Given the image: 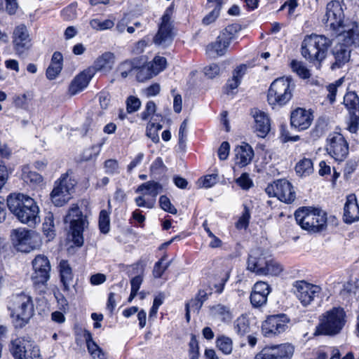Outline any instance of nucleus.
I'll return each mask as SVG.
<instances>
[{
    "label": "nucleus",
    "mask_w": 359,
    "mask_h": 359,
    "mask_svg": "<svg viewBox=\"0 0 359 359\" xmlns=\"http://www.w3.org/2000/svg\"><path fill=\"white\" fill-rule=\"evenodd\" d=\"M344 104L349 109H356L359 107V98L354 92L347 93L344 97Z\"/></svg>",
    "instance_id": "49"
},
{
    "label": "nucleus",
    "mask_w": 359,
    "mask_h": 359,
    "mask_svg": "<svg viewBox=\"0 0 359 359\" xmlns=\"http://www.w3.org/2000/svg\"><path fill=\"white\" fill-rule=\"evenodd\" d=\"M7 206L19 221L30 226L40 222L39 208L29 196L20 193L11 194L7 197Z\"/></svg>",
    "instance_id": "2"
},
{
    "label": "nucleus",
    "mask_w": 359,
    "mask_h": 359,
    "mask_svg": "<svg viewBox=\"0 0 359 359\" xmlns=\"http://www.w3.org/2000/svg\"><path fill=\"white\" fill-rule=\"evenodd\" d=\"M22 171V179L25 182L32 185H37L42 182V176L34 171L30 170L29 167L25 166Z\"/></svg>",
    "instance_id": "36"
},
{
    "label": "nucleus",
    "mask_w": 359,
    "mask_h": 359,
    "mask_svg": "<svg viewBox=\"0 0 359 359\" xmlns=\"http://www.w3.org/2000/svg\"><path fill=\"white\" fill-rule=\"evenodd\" d=\"M99 229L102 233H107L110 229L109 212L105 210H102L99 215Z\"/></svg>",
    "instance_id": "48"
},
{
    "label": "nucleus",
    "mask_w": 359,
    "mask_h": 359,
    "mask_svg": "<svg viewBox=\"0 0 359 359\" xmlns=\"http://www.w3.org/2000/svg\"><path fill=\"white\" fill-rule=\"evenodd\" d=\"M240 30L241 27L238 25H229L221 32L219 36L227 41L228 43H231V42L236 38L237 34Z\"/></svg>",
    "instance_id": "42"
},
{
    "label": "nucleus",
    "mask_w": 359,
    "mask_h": 359,
    "mask_svg": "<svg viewBox=\"0 0 359 359\" xmlns=\"http://www.w3.org/2000/svg\"><path fill=\"white\" fill-rule=\"evenodd\" d=\"M116 61L114 53L107 51L98 56L94 62L95 70L109 73L114 67Z\"/></svg>",
    "instance_id": "28"
},
{
    "label": "nucleus",
    "mask_w": 359,
    "mask_h": 359,
    "mask_svg": "<svg viewBox=\"0 0 359 359\" xmlns=\"http://www.w3.org/2000/svg\"><path fill=\"white\" fill-rule=\"evenodd\" d=\"M204 74L209 79H213L220 74V67L217 64H211L204 68Z\"/></svg>",
    "instance_id": "60"
},
{
    "label": "nucleus",
    "mask_w": 359,
    "mask_h": 359,
    "mask_svg": "<svg viewBox=\"0 0 359 359\" xmlns=\"http://www.w3.org/2000/svg\"><path fill=\"white\" fill-rule=\"evenodd\" d=\"M156 111V104L153 101L147 102L145 105L144 110L140 114L142 120L146 121L151 118V120L152 121L153 117H151V116L154 115Z\"/></svg>",
    "instance_id": "55"
},
{
    "label": "nucleus",
    "mask_w": 359,
    "mask_h": 359,
    "mask_svg": "<svg viewBox=\"0 0 359 359\" xmlns=\"http://www.w3.org/2000/svg\"><path fill=\"white\" fill-rule=\"evenodd\" d=\"M126 111L128 114L134 113L140 108L141 101L137 97L129 96L126 100Z\"/></svg>",
    "instance_id": "51"
},
{
    "label": "nucleus",
    "mask_w": 359,
    "mask_h": 359,
    "mask_svg": "<svg viewBox=\"0 0 359 359\" xmlns=\"http://www.w3.org/2000/svg\"><path fill=\"white\" fill-rule=\"evenodd\" d=\"M43 232L48 241L53 240L55 236L54 219L52 214H48L43 223Z\"/></svg>",
    "instance_id": "40"
},
{
    "label": "nucleus",
    "mask_w": 359,
    "mask_h": 359,
    "mask_svg": "<svg viewBox=\"0 0 359 359\" xmlns=\"http://www.w3.org/2000/svg\"><path fill=\"white\" fill-rule=\"evenodd\" d=\"M343 219L346 224H352L359 221V205L354 194H349L346 196Z\"/></svg>",
    "instance_id": "23"
},
{
    "label": "nucleus",
    "mask_w": 359,
    "mask_h": 359,
    "mask_svg": "<svg viewBox=\"0 0 359 359\" xmlns=\"http://www.w3.org/2000/svg\"><path fill=\"white\" fill-rule=\"evenodd\" d=\"M290 67L294 72L302 79H308L311 76L309 70L301 61L296 60H292L290 62Z\"/></svg>",
    "instance_id": "44"
},
{
    "label": "nucleus",
    "mask_w": 359,
    "mask_h": 359,
    "mask_svg": "<svg viewBox=\"0 0 359 359\" xmlns=\"http://www.w3.org/2000/svg\"><path fill=\"white\" fill-rule=\"evenodd\" d=\"M22 359H41L39 348L32 342V348H27L26 352L22 355Z\"/></svg>",
    "instance_id": "61"
},
{
    "label": "nucleus",
    "mask_w": 359,
    "mask_h": 359,
    "mask_svg": "<svg viewBox=\"0 0 359 359\" xmlns=\"http://www.w3.org/2000/svg\"><path fill=\"white\" fill-rule=\"evenodd\" d=\"M269 285L264 281L257 282L250 294V302L255 307H260L267 302V297L270 293Z\"/></svg>",
    "instance_id": "22"
},
{
    "label": "nucleus",
    "mask_w": 359,
    "mask_h": 359,
    "mask_svg": "<svg viewBox=\"0 0 359 359\" xmlns=\"http://www.w3.org/2000/svg\"><path fill=\"white\" fill-rule=\"evenodd\" d=\"M13 103L17 108L27 109L29 106V99L25 93L15 95L13 98Z\"/></svg>",
    "instance_id": "54"
},
{
    "label": "nucleus",
    "mask_w": 359,
    "mask_h": 359,
    "mask_svg": "<svg viewBox=\"0 0 359 359\" xmlns=\"http://www.w3.org/2000/svg\"><path fill=\"white\" fill-rule=\"evenodd\" d=\"M13 48L18 55L24 53L31 47L29 31L24 24L16 26L13 33Z\"/></svg>",
    "instance_id": "19"
},
{
    "label": "nucleus",
    "mask_w": 359,
    "mask_h": 359,
    "mask_svg": "<svg viewBox=\"0 0 359 359\" xmlns=\"http://www.w3.org/2000/svg\"><path fill=\"white\" fill-rule=\"evenodd\" d=\"M133 67V63L127 60L118 65L116 71L120 73L122 78L125 79L132 72Z\"/></svg>",
    "instance_id": "53"
},
{
    "label": "nucleus",
    "mask_w": 359,
    "mask_h": 359,
    "mask_svg": "<svg viewBox=\"0 0 359 359\" xmlns=\"http://www.w3.org/2000/svg\"><path fill=\"white\" fill-rule=\"evenodd\" d=\"M32 280L34 285H44L50 278L51 266L48 257L38 255L32 261Z\"/></svg>",
    "instance_id": "14"
},
{
    "label": "nucleus",
    "mask_w": 359,
    "mask_h": 359,
    "mask_svg": "<svg viewBox=\"0 0 359 359\" xmlns=\"http://www.w3.org/2000/svg\"><path fill=\"white\" fill-rule=\"evenodd\" d=\"M66 223L70 224V231L73 243L79 247L83 244V232L88 226V222L77 205H73L65 218Z\"/></svg>",
    "instance_id": "9"
},
{
    "label": "nucleus",
    "mask_w": 359,
    "mask_h": 359,
    "mask_svg": "<svg viewBox=\"0 0 359 359\" xmlns=\"http://www.w3.org/2000/svg\"><path fill=\"white\" fill-rule=\"evenodd\" d=\"M162 129V125L156 123L150 120L146 128V135L154 143L159 142L158 131Z\"/></svg>",
    "instance_id": "43"
},
{
    "label": "nucleus",
    "mask_w": 359,
    "mask_h": 359,
    "mask_svg": "<svg viewBox=\"0 0 359 359\" xmlns=\"http://www.w3.org/2000/svg\"><path fill=\"white\" fill-rule=\"evenodd\" d=\"M166 255H164L158 262H157L153 269V276L155 278H159L162 276L165 272V269L163 266V262L165 259Z\"/></svg>",
    "instance_id": "64"
},
{
    "label": "nucleus",
    "mask_w": 359,
    "mask_h": 359,
    "mask_svg": "<svg viewBox=\"0 0 359 359\" xmlns=\"http://www.w3.org/2000/svg\"><path fill=\"white\" fill-rule=\"evenodd\" d=\"M93 76L92 70L87 69L77 75L70 83L69 92L74 95L87 87Z\"/></svg>",
    "instance_id": "26"
},
{
    "label": "nucleus",
    "mask_w": 359,
    "mask_h": 359,
    "mask_svg": "<svg viewBox=\"0 0 359 359\" xmlns=\"http://www.w3.org/2000/svg\"><path fill=\"white\" fill-rule=\"evenodd\" d=\"M290 318L285 314L269 316L262 324V333L266 337H272L284 332L288 327Z\"/></svg>",
    "instance_id": "12"
},
{
    "label": "nucleus",
    "mask_w": 359,
    "mask_h": 359,
    "mask_svg": "<svg viewBox=\"0 0 359 359\" xmlns=\"http://www.w3.org/2000/svg\"><path fill=\"white\" fill-rule=\"evenodd\" d=\"M137 206L140 208H153L155 205V200L154 198H147L145 196H141L135 198Z\"/></svg>",
    "instance_id": "58"
},
{
    "label": "nucleus",
    "mask_w": 359,
    "mask_h": 359,
    "mask_svg": "<svg viewBox=\"0 0 359 359\" xmlns=\"http://www.w3.org/2000/svg\"><path fill=\"white\" fill-rule=\"evenodd\" d=\"M162 185L155 181H148L140 184L135 190L136 193H141L145 196H149V198H154L156 201V198L158 194L162 191Z\"/></svg>",
    "instance_id": "30"
},
{
    "label": "nucleus",
    "mask_w": 359,
    "mask_h": 359,
    "mask_svg": "<svg viewBox=\"0 0 359 359\" xmlns=\"http://www.w3.org/2000/svg\"><path fill=\"white\" fill-rule=\"evenodd\" d=\"M99 149L95 146H92L85 149L80 156V161H88L97 157L99 154Z\"/></svg>",
    "instance_id": "56"
},
{
    "label": "nucleus",
    "mask_w": 359,
    "mask_h": 359,
    "mask_svg": "<svg viewBox=\"0 0 359 359\" xmlns=\"http://www.w3.org/2000/svg\"><path fill=\"white\" fill-rule=\"evenodd\" d=\"M11 240L18 251L25 253L37 250L41 245L39 234L23 228L13 229L11 232Z\"/></svg>",
    "instance_id": "8"
},
{
    "label": "nucleus",
    "mask_w": 359,
    "mask_h": 359,
    "mask_svg": "<svg viewBox=\"0 0 359 359\" xmlns=\"http://www.w3.org/2000/svg\"><path fill=\"white\" fill-rule=\"evenodd\" d=\"M297 223L310 232H319L326 226L327 217L323 210L303 207L294 213Z\"/></svg>",
    "instance_id": "7"
},
{
    "label": "nucleus",
    "mask_w": 359,
    "mask_h": 359,
    "mask_svg": "<svg viewBox=\"0 0 359 359\" xmlns=\"http://www.w3.org/2000/svg\"><path fill=\"white\" fill-rule=\"evenodd\" d=\"M248 68L246 65L242 64L233 71L231 78L227 81L226 84L225 90L227 94L233 93V90L238 87L243 77L247 73Z\"/></svg>",
    "instance_id": "29"
},
{
    "label": "nucleus",
    "mask_w": 359,
    "mask_h": 359,
    "mask_svg": "<svg viewBox=\"0 0 359 359\" xmlns=\"http://www.w3.org/2000/svg\"><path fill=\"white\" fill-rule=\"evenodd\" d=\"M216 346L225 355H229L233 351V340L231 338L225 336L219 335L216 339Z\"/></svg>",
    "instance_id": "37"
},
{
    "label": "nucleus",
    "mask_w": 359,
    "mask_h": 359,
    "mask_svg": "<svg viewBox=\"0 0 359 359\" xmlns=\"http://www.w3.org/2000/svg\"><path fill=\"white\" fill-rule=\"evenodd\" d=\"M235 163L240 168L248 165L252 160L254 151L248 144L238 146L235 149Z\"/></svg>",
    "instance_id": "27"
},
{
    "label": "nucleus",
    "mask_w": 359,
    "mask_h": 359,
    "mask_svg": "<svg viewBox=\"0 0 359 359\" xmlns=\"http://www.w3.org/2000/svg\"><path fill=\"white\" fill-rule=\"evenodd\" d=\"M156 75V74L154 73V70H152V66L147 63L137 69L136 76L139 81L144 82L148 79H151Z\"/></svg>",
    "instance_id": "45"
},
{
    "label": "nucleus",
    "mask_w": 359,
    "mask_h": 359,
    "mask_svg": "<svg viewBox=\"0 0 359 359\" xmlns=\"http://www.w3.org/2000/svg\"><path fill=\"white\" fill-rule=\"evenodd\" d=\"M60 280L64 290L68 291L73 283V273L72 268L66 260L60 261L59 264Z\"/></svg>",
    "instance_id": "33"
},
{
    "label": "nucleus",
    "mask_w": 359,
    "mask_h": 359,
    "mask_svg": "<svg viewBox=\"0 0 359 359\" xmlns=\"http://www.w3.org/2000/svg\"><path fill=\"white\" fill-rule=\"evenodd\" d=\"M234 329L239 335H245L250 330V322L247 316L242 315L234 322Z\"/></svg>",
    "instance_id": "41"
},
{
    "label": "nucleus",
    "mask_w": 359,
    "mask_h": 359,
    "mask_svg": "<svg viewBox=\"0 0 359 359\" xmlns=\"http://www.w3.org/2000/svg\"><path fill=\"white\" fill-rule=\"evenodd\" d=\"M339 41L333 50V55L334 57V62L332 63L331 68L332 69H339L343 67L350 59L351 50L348 46H354V44H348L344 41Z\"/></svg>",
    "instance_id": "24"
},
{
    "label": "nucleus",
    "mask_w": 359,
    "mask_h": 359,
    "mask_svg": "<svg viewBox=\"0 0 359 359\" xmlns=\"http://www.w3.org/2000/svg\"><path fill=\"white\" fill-rule=\"evenodd\" d=\"M83 338L86 342L88 351L93 359H107L102 348L93 341L90 332L86 330Z\"/></svg>",
    "instance_id": "32"
},
{
    "label": "nucleus",
    "mask_w": 359,
    "mask_h": 359,
    "mask_svg": "<svg viewBox=\"0 0 359 359\" xmlns=\"http://www.w3.org/2000/svg\"><path fill=\"white\" fill-rule=\"evenodd\" d=\"M211 314L222 321L227 322L231 320L232 315L229 309L224 305L217 304L211 308Z\"/></svg>",
    "instance_id": "39"
},
{
    "label": "nucleus",
    "mask_w": 359,
    "mask_h": 359,
    "mask_svg": "<svg viewBox=\"0 0 359 359\" xmlns=\"http://www.w3.org/2000/svg\"><path fill=\"white\" fill-rule=\"evenodd\" d=\"M32 348V342L25 339L18 338L12 341L11 352L15 359H22L27 348Z\"/></svg>",
    "instance_id": "35"
},
{
    "label": "nucleus",
    "mask_w": 359,
    "mask_h": 359,
    "mask_svg": "<svg viewBox=\"0 0 359 359\" xmlns=\"http://www.w3.org/2000/svg\"><path fill=\"white\" fill-rule=\"evenodd\" d=\"M76 184L75 180L67 174L62 175L55 182L54 188L50 193L53 203L58 207L66 204L71 198Z\"/></svg>",
    "instance_id": "10"
},
{
    "label": "nucleus",
    "mask_w": 359,
    "mask_h": 359,
    "mask_svg": "<svg viewBox=\"0 0 359 359\" xmlns=\"http://www.w3.org/2000/svg\"><path fill=\"white\" fill-rule=\"evenodd\" d=\"M252 116L255 122V130L258 136L264 137L271 129V121L269 115L261 110L252 111Z\"/></svg>",
    "instance_id": "25"
},
{
    "label": "nucleus",
    "mask_w": 359,
    "mask_h": 359,
    "mask_svg": "<svg viewBox=\"0 0 359 359\" xmlns=\"http://www.w3.org/2000/svg\"><path fill=\"white\" fill-rule=\"evenodd\" d=\"M294 348L289 344L264 347L255 356V359H290Z\"/></svg>",
    "instance_id": "17"
},
{
    "label": "nucleus",
    "mask_w": 359,
    "mask_h": 359,
    "mask_svg": "<svg viewBox=\"0 0 359 359\" xmlns=\"http://www.w3.org/2000/svg\"><path fill=\"white\" fill-rule=\"evenodd\" d=\"M218 181V175L217 174H211L206 175L203 179L200 180L203 187L210 188L215 185Z\"/></svg>",
    "instance_id": "63"
},
{
    "label": "nucleus",
    "mask_w": 359,
    "mask_h": 359,
    "mask_svg": "<svg viewBox=\"0 0 359 359\" xmlns=\"http://www.w3.org/2000/svg\"><path fill=\"white\" fill-rule=\"evenodd\" d=\"M295 85L291 77L282 76L276 79L270 85L267 101L273 109L283 107L292 99Z\"/></svg>",
    "instance_id": "5"
},
{
    "label": "nucleus",
    "mask_w": 359,
    "mask_h": 359,
    "mask_svg": "<svg viewBox=\"0 0 359 359\" xmlns=\"http://www.w3.org/2000/svg\"><path fill=\"white\" fill-rule=\"evenodd\" d=\"M231 270V266L225 262H217L214 268L209 272V277L213 279L212 284L217 288V291L221 292L226 282L228 280Z\"/></svg>",
    "instance_id": "18"
},
{
    "label": "nucleus",
    "mask_w": 359,
    "mask_h": 359,
    "mask_svg": "<svg viewBox=\"0 0 359 359\" xmlns=\"http://www.w3.org/2000/svg\"><path fill=\"white\" fill-rule=\"evenodd\" d=\"M250 219V210L246 205H244V210L242 213V215L239 217L238 222L236 223V227L238 229H245L248 226Z\"/></svg>",
    "instance_id": "52"
},
{
    "label": "nucleus",
    "mask_w": 359,
    "mask_h": 359,
    "mask_svg": "<svg viewBox=\"0 0 359 359\" xmlns=\"http://www.w3.org/2000/svg\"><path fill=\"white\" fill-rule=\"evenodd\" d=\"M230 43L227 41L222 39L219 35L216 41L209 44L206 48L207 53L212 57L224 55L229 46Z\"/></svg>",
    "instance_id": "34"
},
{
    "label": "nucleus",
    "mask_w": 359,
    "mask_h": 359,
    "mask_svg": "<svg viewBox=\"0 0 359 359\" xmlns=\"http://www.w3.org/2000/svg\"><path fill=\"white\" fill-rule=\"evenodd\" d=\"M114 25V21L110 19L102 21L98 18H95L90 21V27L97 31H104L106 29H111Z\"/></svg>",
    "instance_id": "46"
},
{
    "label": "nucleus",
    "mask_w": 359,
    "mask_h": 359,
    "mask_svg": "<svg viewBox=\"0 0 359 359\" xmlns=\"http://www.w3.org/2000/svg\"><path fill=\"white\" fill-rule=\"evenodd\" d=\"M148 64L152 66V70H154V73L157 75L165 69L167 61L164 57L158 55L156 56L152 61L148 62Z\"/></svg>",
    "instance_id": "50"
},
{
    "label": "nucleus",
    "mask_w": 359,
    "mask_h": 359,
    "mask_svg": "<svg viewBox=\"0 0 359 359\" xmlns=\"http://www.w3.org/2000/svg\"><path fill=\"white\" fill-rule=\"evenodd\" d=\"M313 120V113L310 110L301 107L293 110L290 115L291 126L299 130H304L309 128Z\"/></svg>",
    "instance_id": "21"
},
{
    "label": "nucleus",
    "mask_w": 359,
    "mask_h": 359,
    "mask_svg": "<svg viewBox=\"0 0 359 359\" xmlns=\"http://www.w3.org/2000/svg\"><path fill=\"white\" fill-rule=\"evenodd\" d=\"M295 170L297 175L301 177L311 175L313 172L312 161L306 158L302 159L297 163Z\"/></svg>",
    "instance_id": "38"
},
{
    "label": "nucleus",
    "mask_w": 359,
    "mask_h": 359,
    "mask_svg": "<svg viewBox=\"0 0 359 359\" xmlns=\"http://www.w3.org/2000/svg\"><path fill=\"white\" fill-rule=\"evenodd\" d=\"M346 323V314L343 308L333 307L319 316L314 335L335 336L339 334Z\"/></svg>",
    "instance_id": "4"
},
{
    "label": "nucleus",
    "mask_w": 359,
    "mask_h": 359,
    "mask_svg": "<svg viewBox=\"0 0 359 359\" xmlns=\"http://www.w3.org/2000/svg\"><path fill=\"white\" fill-rule=\"evenodd\" d=\"M171 15L172 10L168 8L162 16L158 31L154 38V43L158 46L165 47L172 41L173 34L172 32Z\"/></svg>",
    "instance_id": "16"
},
{
    "label": "nucleus",
    "mask_w": 359,
    "mask_h": 359,
    "mask_svg": "<svg viewBox=\"0 0 359 359\" xmlns=\"http://www.w3.org/2000/svg\"><path fill=\"white\" fill-rule=\"evenodd\" d=\"M267 258L261 248H255L250 251L247 260V269L258 276H263Z\"/></svg>",
    "instance_id": "20"
},
{
    "label": "nucleus",
    "mask_w": 359,
    "mask_h": 359,
    "mask_svg": "<svg viewBox=\"0 0 359 359\" xmlns=\"http://www.w3.org/2000/svg\"><path fill=\"white\" fill-rule=\"evenodd\" d=\"M331 41L323 35L306 36L302 43V55L307 60L320 62L325 58Z\"/></svg>",
    "instance_id": "6"
},
{
    "label": "nucleus",
    "mask_w": 359,
    "mask_h": 359,
    "mask_svg": "<svg viewBox=\"0 0 359 359\" xmlns=\"http://www.w3.org/2000/svg\"><path fill=\"white\" fill-rule=\"evenodd\" d=\"M63 57L60 52H55L52 56L50 65L46 69V77L49 80L57 78L62 69Z\"/></svg>",
    "instance_id": "31"
},
{
    "label": "nucleus",
    "mask_w": 359,
    "mask_h": 359,
    "mask_svg": "<svg viewBox=\"0 0 359 359\" xmlns=\"http://www.w3.org/2000/svg\"><path fill=\"white\" fill-rule=\"evenodd\" d=\"M105 172L108 174L113 175L118 173L119 171L118 163L117 161L109 159L104 163Z\"/></svg>",
    "instance_id": "62"
},
{
    "label": "nucleus",
    "mask_w": 359,
    "mask_h": 359,
    "mask_svg": "<svg viewBox=\"0 0 359 359\" xmlns=\"http://www.w3.org/2000/svg\"><path fill=\"white\" fill-rule=\"evenodd\" d=\"M346 8L343 1H332L327 4L325 15L323 19L327 27L333 30L339 41L359 46V30L358 24L345 20L344 10Z\"/></svg>",
    "instance_id": "1"
},
{
    "label": "nucleus",
    "mask_w": 359,
    "mask_h": 359,
    "mask_svg": "<svg viewBox=\"0 0 359 359\" xmlns=\"http://www.w3.org/2000/svg\"><path fill=\"white\" fill-rule=\"evenodd\" d=\"M326 149L333 158L339 161H343L348 153V143L343 135L337 133L330 134Z\"/></svg>",
    "instance_id": "15"
},
{
    "label": "nucleus",
    "mask_w": 359,
    "mask_h": 359,
    "mask_svg": "<svg viewBox=\"0 0 359 359\" xmlns=\"http://www.w3.org/2000/svg\"><path fill=\"white\" fill-rule=\"evenodd\" d=\"M266 193L269 196L276 197L286 203H291L295 199V192L292 184L286 180H279L269 184Z\"/></svg>",
    "instance_id": "13"
},
{
    "label": "nucleus",
    "mask_w": 359,
    "mask_h": 359,
    "mask_svg": "<svg viewBox=\"0 0 359 359\" xmlns=\"http://www.w3.org/2000/svg\"><path fill=\"white\" fill-rule=\"evenodd\" d=\"M8 309L16 327H22L28 323L34 313V306L31 295L20 292L11 296Z\"/></svg>",
    "instance_id": "3"
},
{
    "label": "nucleus",
    "mask_w": 359,
    "mask_h": 359,
    "mask_svg": "<svg viewBox=\"0 0 359 359\" xmlns=\"http://www.w3.org/2000/svg\"><path fill=\"white\" fill-rule=\"evenodd\" d=\"M161 208L171 214H176L177 209L171 204L170 199L166 196H161L159 198Z\"/></svg>",
    "instance_id": "59"
},
{
    "label": "nucleus",
    "mask_w": 359,
    "mask_h": 359,
    "mask_svg": "<svg viewBox=\"0 0 359 359\" xmlns=\"http://www.w3.org/2000/svg\"><path fill=\"white\" fill-rule=\"evenodd\" d=\"M283 270V266L279 263L272 259H268L266 267L264 268V271L263 272V276H278Z\"/></svg>",
    "instance_id": "47"
},
{
    "label": "nucleus",
    "mask_w": 359,
    "mask_h": 359,
    "mask_svg": "<svg viewBox=\"0 0 359 359\" xmlns=\"http://www.w3.org/2000/svg\"><path fill=\"white\" fill-rule=\"evenodd\" d=\"M293 288L296 297L304 307L311 305L316 297H318L322 291L319 285L310 283L303 280L294 281Z\"/></svg>",
    "instance_id": "11"
},
{
    "label": "nucleus",
    "mask_w": 359,
    "mask_h": 359,
    "mask_svg": "<svg viewBox=\"0 0 359 359\" xmlns=\"http://www.w3.org/2000/svg\"><path fill=\"white\" fill-rule=\"evenodd\" d=\"M215 8L212 11H210L207 15L204 17L203 19V22L205 25H210L215 21V20L217 18V17L219 15V12L221 10L222 5L215 4Z\"/></svg>",
    "instance_id": "57"
}]
</instances>
